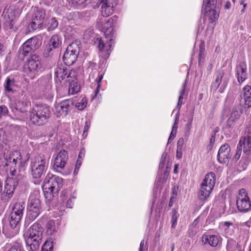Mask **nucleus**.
I'll return each mask as SVG.
<instances>
[{"label":"nucleus","instance_id":"1","mask_svg":"<svg viewBox=\"0 0 251 251\" xmlns=\"http://www.w3.org/2000/svg\"><path fill=\"white\" fill-rule=\"evenodd\" d=\"M25 162L22 160L21 153L15 151L5 159L4 165L6 171H9L12 176L18 177L23 175L25 170Z\"/></svg>","mask_w":251,"mask_h":251},{"label":"nucleus","instance_id":"2","mask_svg":"<svg viewBox=\"0 0 251 251\" xmlns=\"http://www.w3.org/2000/svg\"><path fill=\"white\" fill-rule=\"evenodd\" d=\"M62 186V178L51 174H48L44 179L43 186V190L46 199L48 201L52 200L56 195Z\"/></svg>","mask_w":251,"mask_h":251},{"label":"nucleus","instance_id":"3","mask_svg":"<svg viewBox=\"0 0 251 251\" xmlns=\"http://www.w3.org/2000/svg\"><path fill=\"white\" fill-rule=\"evenodd\" d=\"M51 115L50 107L46 104L35 105L30 111V121L38 126L46 124Z\"/></svg>","mask_w":251,"mask_h":251},{"label":"nucleus","instance_id":"4","mask_svg":"<svg viewBox=\"0 0 251 251\" xmlns=\"http://www.w3.org/2000/svg\"><path fill=\"white\" fill-rule=\"evenodd\" d=\"M49 159L44 155H39L31 159L30 169L33 178L40 180L42 176L48 168Z\"/></svg>","mask_w":251,"mask_h":251},{"label":"nucleus","instance_id":"5","mask_svg":"<svg viewBox=\"0 0 251 251\" xmlns=\"http://www.w3.org/2000/svg\"><path fill=\"white\" fill-rule=\"evenodd\" d=\"M46 16L45 10L37 7L32 8L30 13L31 22L27 26L29 31H34L38 28H42L43 26Z\"/></svg>","mask_w":251,"mask_h":251},{"label":"nucleus","instance_id":"6","mask_svg":"<svg viewBox=\"0 0 251 251\" xmlns=\"http://www.w3.org/2000/svg\"><path fill=\"white\" fill-rule=\"evenodd\" d=\"M215 175L213 172L207 173L200 189L199 197L201 200H206L210 195L215 184Z\"/></svg>","mask_w":251,"mask_h":251},{"label":"nucleus","instance_id":"7","mask_svg":"<svg viewBox=\"0 0 251 251\" xmlns=\"http://www.w3.org/2000/svg\"><path fill=\"white\" fill-rule=\"evenodd\" d=\"M79 41H75L68 46L63 57L66 65L69 66L75 62L79 52Z\"/></svg>","mask_w":251,"mask_h":251},{"label":"nucleus","instance_id":"8","mask_svg":"<svg viewBox=\"0 0 251 251\" xmlns=\"http://www.w3.org/2000/svg\"><path fill=\"white\" fill-rule=\"evenodd\" d=\"M41 58L36 54L32 55L27 60L24 66L25 72L31 78L38 73L41 68Z\"/></svg>","mask_w":251,"mask_h":251},{"label":"nucleus","instance_id":"9","mask_svg":"<svg viewBox=\"0 0 251 251\" xmlns=\"http://www.w3.org/2000/svg\"><path fill=\"white\" fill-rule=\"evenodd\" d=\"M16 11L14 7H9L5 10L3 13L4 19L3 28L5 30L11 32H15L17 29L16 26H14V21L16 18Z\"/></svg>","mask_w":251,"mask_h":251},{"label":"nucleus","instance_id":"10","mask_svg":"<svg viewBox=\"0 0 251 251\" xmlns=\"http://www.w3.org/2000/svg\"><path fill=\"white\" fill-rule=\"evenodd\" d=\"M75 74V71L68 70L65 64H58L54 69L55 80L56 82L65 84L67 81L70 80V78Z\"/></svg>","mask_w":251,"mask_h":251},{"label":"nucleus","instance_id":"11","mask_svg":"<svg viewBox=\"0 0 251 251\" xmlns=\"http://www.w3.org/2000/svg\"><path fill=\"white\" fill-rule=\"evenodd\" d=\"M236 205L240 212H246L251 210V201L245 189H241L239 191Z\"/></svg>","mask_w":251,"mask_h":251},{"label":"nucleus","instance_id":"12","mask_svg":"<svg viewBox=\"0 0 251 251\" xmlns=\"http://www.w3.org/2000/svg\"><path fill=\"white\" fill-rule=\"evenodd\" d=\"M74 105L71 99L63 100L55 106V111L57 117H65L71 111Z\"/></svg>","mask_w":251,"mask_h":251},{"label":"nucleus","instance_id":"13","mask_svg":"<svg viewBox=\"0 0 251 251\" xmlns=\"http://www.w3.org/2000/svg\"><path fill=\"white\" fill-rule=\"evenodd\" d=\"M68 152L61 150L58 152L53 162V169L57 172H61L64 168L68 160Z\"/></svg>","mask_w":251,"mask_h":251},{"label":"nucleus","instance_id":"14","mask_svg":"<svg viewBox=\"0 0 251 251\" xmlns=\"http://www.w3.org/2000/svg\"><path fill=\"white\" fill-rule=\"evenodd\" d=\"M15 189L14 182L12 179L7 180L4 185V190L0 195V199L4 201H8L13 196Z\"/></svg>","mask_w":251,"mask_h":251},{"label":"nucleus","instance_id":"15","mask_svg":"<svg viewBox=\"0 0 251 251\" xmlns=\"http://www.w3.org/2000/svg\"><path fill=\"white\" fill-rule=\"evenodd\" d=\"M230 148L228 144H225L220 148L218 154L217 159L220 163L226 164L230 158Z\"/></svg>","mask_w":251,"mask_h":251},{"label":"nucleus","instance_id":"16","mask_svg":"<svg viewBox=\"0 0 251 251\" xmlns=\"http://www.w3.org/2000/svg\"><path fill=\"white\" fill-rule=\"evenodd\" d=\"M243 113V109L241 105L235 106L232 110L230 117L227 120V126L229 128L233 127L234 123L238 120Z\"/></svg>","mask_w":251,"mask_h":251},{"label":"nucleus","instance_id":"17","mask_svg":"<svg viewBox=\"0 0 251 251\" xmlns=\"http://www.w3.org/2000/svg\"><path fill=\"white\" fill-rule=\"evenodd\" d=\"M247 67L245 62H240L236 67V76L241 84L248 78Z\"/></svg>","mask_w":251,"mask_h":251},{"label":"nucleus","instance_id":"18","mask_svg":"<svg viewBox=\"0 0 251 251\" xmlns=\"http://www.w3.org/2000/svg\"><path fill=\"white\" fill-rule=\"evenodd\" d=\"M40 236H25V240L27 249L29 251H36L39 248L41 243Z\"/></svg>","mask_w":251,"mask_h":251},{"label":"nucleus","instance_id":"19","mask_svg":"<svg viewBox=\"0 0 251 251\" xmlns=\"http://www.w3.org/2000/svg\"><path fill=\"white\" fill-rule=\"evenodd\" d=\"M99 6L101 7V15L107 17L111 15L113 11L112 4L108 0H98Z\"/></svg>","mask_w":251,"mask_h":251},{"label":"nucleus","instance_id":"20","mask_svg":"<svg viewBox=\"0 0 251 251\" xmlns=\"http://www.w3.org/2000/svg\"><path fill=\"white\" fill-rule=\"evenodd\" d=\"M66 83H69L68 92L69 94L74 95L77 93L80 90V86L78 85L77 78L76 77V73L71 78L70 80L67 81Z\"/></svg>","mask_w":251,"mask_h":251},{"label":"nucleus","instance_id":"21","mask_svg":"<svg viewBox=\"0 0 251 251\" xmlns=\"http://www.w3.org/2000/svg\"><path fill=\"white\" fill-rule=\"evenodd\" d=\"M61 43V37L58 34H54L50 38L49 46L46 49V51L49 53L53 49L58 48Z\"/></svg>","mask_w":251,"mask_h":251},{"label":"nucleus","instance_id":"22","mask_svg":"<svg viewBox=\"0 0 251 251\" xmlns=\"http://www.w3.org/2000/svg\"><path fill=\"white\" fill-rule=\"evenodd\" d=\"M113 19L110 18L102 26L101 31L104 33L106 38H111L113 36Z\"/></svg>","mask_w":251,"mask_h":251},{"label":"nucleus","instance_id":"23","mask_svg":"<svg viewBox=\"0 0 251 251\" xmlns=\"http://www.w3.org/2000/svg\"><path fill=\"white\" fill-rule=\"evenodd\" d=\"M239 145L243 148V152L247 155L251 154V138L241 137Z\"/></svg>","mask_w":251,"mask_h":251},{"label":"nucleus","instance_id":"24","mask_svg":"<svg viewBox=\"0 0 251 251\" xmlns=\"http://www.w3.org/2000/svg\"><path fill=\"white\" fill-rule=\"evenodd\" d=\"M220 227L224 230L226 234L230 235L234 233V229H236L234 224L231 222L226 221L220 223Z\"/></svg>","mask_w":251,"mask_h":251},{"label":"nucleus","instance_id":"25","mask_svg":"<svg viewBox=\"0 0 251 251\" xmlns=\"http://www.w3.org/2000/svg\"><path fill=\"white\" fill-rule=\"evenodd\" d=\"M44 229L38 223H35L27 230L26 235L38 236L42 235Z\"/></svg>","mask_w":251,"mask_h":251},{"label":"nucleus","instance_id":"26","mask_svg":"<svg viewBox=\"0 0 251 251\" xmlns=\"http://www.w3.org/2000/svg\"><path fill=\"white\" fill-rule=\"evenodd\" d=\"M222 241L220 236H202V242L204 244L208 243L212 247L218 246Z\"/></svg>","mask_w":251,"mask_h":251},{"label":"nucleus","instance_id":"27","mask_svg":"<svg viewBox=\"0 0 251 251\" xmlns=\"http://www.w3.org/2000/svg\"><path fill=\"white\" fill-rule=\"evenodd\" d=\"M244 102L248 108L251 106V86H245L243 89V97Z\"/></svg>","mask_w":251,"mask_h":251},{"label":"nucleus","instance_id":"28","mask_svg":"<svg viewBox=\"0 0 251 251\" xmlns=\"http://www.w3.org/2000/svg\"><path fill=\"white\" fill-rule=\"evenodd\" d=\"M3 86L6 93H13L16 86L14 78L10 76L7 77L3 84Z\"/></svg>","mask_w":251,"mask_h":251},{"label":"nucleus","instance_id":"29","mask_svg":"<svg viewBox=\"0 0 251 251\" xmlns=\"http://www.w3.org/2000/svg\"><path fill=\"white\" fill-rule=\"evenodd\" d=\"M30 102L26 98H22L16 104V109L21 113H25L27 111Z\"/></svg>","mask_w":251,"mask_h":251},{"label":"nucleus","instance_id":"30","mask_svg":"<svg viewBox=\"0 0 251 251\" xmlns=\"http://www.w3.org/2000/svg\"><path fill=\"white\" fill-rule=\"evenodd\" d=\"M203 8L205 10V13L207 11H212L216 12L217 11V0H205L203 3Z\"/></svg>","mask_w":251,"mask_h":251},{"label":"nucleus","instance_id":"31","mask_svg":"<svg viewBox=\"0 0 251 251\" xmlns=\"http://www.w3.org/2000/svg\"><path fill=\"white\" fill-rule=\"evenodd\" d=\"M33 51H34V50L26 41L23 44L19 50L20 57L22 58V59H23L25 56L28 55L29 53H31Z\"/></svg>","mask_w":251,"mask_h":251},{"label":"nucleus","instance_id":"32","mask_svg":"<svg viewBox=\"0 0 251 251\" xmlns=\"http://www.w3.org/2000/svg\"><path fill=\"white\" fill-rule=\"evenodd\" d=\"M58 229L55 221L51 220L48 221L46 226V234L47 235H51L56 234Z\"/></svg>","mask_w":251,"mask_h":251},{"label":"nucleus","instance_id":"33","mask_svg":"<svg viewBox=\"0 0 251 251\" xmlns=\"http://www.w3.org/2000/svg\"><path fill=\"white\" fill-rule=\"evenodd\" d=\"M25 208V204L24 203L17 202L14 205L12 212L18 214L19 219H21L23 215Z\"/></svg>","mask_w":251,"mask_h":251},{"label":"nucleus","instance_id":"34","mask_svg":"<svg viewBox=\"0 0 251 251\" xmlns=\"http://www.w3.org/2000/svg\"><path fill=\"white\" fill-rule=\"evenodd\" d=\"M40 208H33L28 207L26 214V218L29 220H34L39 215Z\"/></svg>","mask_w":251,"mask_h":251},{"label":"nucleus","instance_id":"35","mask_svg":"<svg viewBox=\"0 0 251 251\" xmlns=\"http://www.w3.org/2000/svg\"><path fill=\"white\" fill-rule=\"evenodd\" d=\"M28 207L41 209L40 200L38 198H35L33 195H31L29 198Z\"/></svg>","mask_w":251,"mask_h":251},{"label":"nucleus","instance_id":"36","mask_svg":"<svg viewBox=\"0 0 251 251\" xmlns=\"http://www.w3.org/2000/svg\"><path fill=\"white\" fill-rule=\"evenodd\" d=\"M26 42L28 43V45L34 51L37 50L41 45L40 41L35 36L28 39Z\"/></svg>","mask_w":251,"mask_h":251},{"label":"nucleus","instance_id":"37","mask_svg":"<svg viewBox=\"0 0 251 251\" xmlns=\"http://www.w3.org/2000/svg\"><path fill=\"white\" fill-rule=\"evenodd\" d=\"M239 248H242L236 242L232 239H228L226 245L227 251H238Z\"/></svg>","mask_w":251,"mask_h":251},{"label":"nucleus","instance_id":"38","mask_svg":"<svg viewBox=\"0 0 251 251\" xmlns=\"http://www.w3.org/2000/svg\"><path fill=\"white\" fill-rule=\"evenodd\" d=\"M21 220V219H19L18 214H15L11 212L9 221L10 226L12 228L16 227Z\"/></svg>","mask_w":251,"mask_h":251},{"label":"nucleus","instance_id":"39","mask_svg":"<svg viewBox=\"0 0 251 251\" xmlns=\"http://www.w3.org/2000/svg\"><path fill=\"white\" fill-rule=\"evenodd\" d=\"M250 161L251 159L249 157H243L239 163L238 169L240 171L245 170Z\"/></svg>","mask_w":251,"mask_h":251},{"label":"nucleus","instance_id":"40","mask_svg":"<svg viewBox=\"0 0 251 251\" xmlns=\"http://www.w3.org/2000/svg\"><path fill=\"white\" fill-rule=\"evenodd\" d=\"M58 22L55 18L52 17L48 22V30L52 31L58 26Z\"/></svg>","mask_w":251,"mask_h":251},{"label":"nucleus","instance_id":"41","mask_svg":"<svg viewBox=\"0 0 251 251\" xmlns=\"http://www.w3.org/2000/svg\"><path fill=\"white\" fill-rule=\"evenodd\" d=\"M53 247V245L52 239L51 238H50L45 242L42 248H44V249H47L52 251Z\"/></svg>","mask_w":251,"mask_h":251},{"label":"nucleus","instance_id":"42","mask_svg":"<svg viewBox=\"0 0 251 251\" xmlns=\"http://www.w3.org/2000/svg\"><path fill=\"white\" fill-rule=\"evenodd\" d=\"M8 110L7 107L4 105H0V121L2 119V117H5L8 115Z\"/></svg>","mask_w":251,"mask_h":251},{"label":"nucleus","instance_id":"43","mask_svg":"<svg viewBox=\"0 0 251 251\" xmlns=\"http://www.w3.org/2000/svg\"><path fill=\"white\" fill-rule=\"evenodd\" d=\"M177 211L175 209H173L172 211V220H171V223H172V227H175L176 226L177 224Z\"/></svg>","mask_w":251,"mask_h":251},{"label":"nucleus","instance_id":"44","mask_svg":"<svg viewBox=\"0 0 251 251\" xmlns=\"http://www.w3.org/2000/svg\"><path fill=\"white\" fill-rule=\"evenodd\" d=\"M86 105H87L86 100H85V98H83L81 100V102H78L76 104L75 107L77 108V109L82 110L84 108L86 107Z\"/></svg>","mask_w":251,"mask_h":251},{"label":"nucleus","instance_id":"45","mask_svg":"<svg viewBox=\"0 0 251 251\" xmlns=\"http://www.w3.org/2000/svg\"><path fill=\"white\" fill-rule=\"evenodd\" d=\"M216 75V77L214 81L218 83H219V84L220 85L222 79L224 75V73L222 71H218V72H217Z\"/></svg>","mask_w":251,"mask_h":251},{"label":"nucleus","instance_id":"46","mask_svg":"<svg viewBox=\"0 0 251 251\" xmlns=\"http://www.w3.org/2000/svg\"><path fill=\"white\" fill-rule=\"evenodd\" d=\"M244 137L251 138V122L246 127L245 130V136Z\"/></svg>","mask_w":251,"mask_h":251},{"label":"nucleus","instance_id":"47","mask_svg":"<svg viewBox=\"0 0 251 251\" xmlns=\"http://www.w3.org/2000/svg\"><path fill=\"white\" fill-rule=\"evenodd\" d=\"M215 136H214V135H211L209 143L207 146V150H208V151H210L212 150L213 146L215 143Z\"/></svg>","mask_w":251,"mask_h":251},{"label":"nucleus","instance_id":"48","mask_svg":"<svg viewBox=\"0 0 251 251\" xmlns=\"http://www.w3.org/2000/svg\"><path fill=\"white\" fill-rule=\"evenodd\" d=\"M98 48L100 51H103L106 48V45L104 43V41L100 39L99 41Z\"/></svg>","mask_w":251,"mask_h":251},{"label":"nucleus","instance_id":"49","mask_svg":"<svg viewBox=\"0 0 251 251\" xmlns=\"http://www.w3.org/2000/svg\"><path fill=\"white\" fill-rule=\"evenodd\" d=\"M187 86V81L185 80L184 83L182 84L181 89L179 91V96L183 97V95H184L185 92V89Z\"/></svg>","mask_w":251,"mask_h":251},{"label":"nucleus","instance_id":"50","mask_svg":"<svg viewBox=\"0 0 251 251\" xmlns=\"http://www.w3.org/2000/svg\"><path fill=\"white\" fill-rule=\"evenodd\" d=\"M8 251H24V250L18 245L13 246Z\"/></svg>","mask_w":251,"mask_h":251},{"label":"nucleus","instance_id":"51","mask_svg":"<svg viewBox=\"0 0 251 251\" xmlns=\"http://www.w3.org/2000/svg\"><path fill=\"white\" fill-rule=\"evenodd\" d=\"M184 144V139L183 138H180L177 141V149H182Z\"/></svg>","mask_w":251,"mask_h":251},{"label":"nucleus","instance_id":"52","mask_svg":"<svg viewBox=\"0 0 251 251\" xmlns=\"http://www.w3.org/2000/svg\"><path fill=\"white\" fill-rule=\"evenodd\" d=\"M72 199H75V197L73 196L72 197H70L66 202V206L68 208H72L73 205V202L72 200Z\"/></svg>","mask_w":251,"mask_h":251},{"label":"nucleus","instance_id":"53","mask_svg":"<svg viewBox=\"0 0 251 251\" xmlns=\"http://www.w3.org/2000/svg\"><path fill=\"white\" fill-rule=\"evenodd\" d=\"M219 83H218L215 81H214L211 84V89L213 90V91H216L218 88L219 87Z\"/></svg>","mask_w":251,"mask_h":251},{"label":"nucleus","instance_id":"54","mask_svg":"<svg viewBox=\"0 0 251 251\" xmlns=\"http://www.w3.org/2000/svg\"><path fill=\"white\" fill-rule=\"evenodd\" d=\"M176 133L175 132H173L171 131V134L170 135V136H169V138L168 139V144H169L170 143H171L172 141V140L176 137Z\"/></svg>","mask_w":251,"mask_h":251},{"label":"nucleus","instance_id":"55","mask_svg":"<svg viewBox=\"0 0 251 251\" xmlns=\"http://www.w3.org/2000/svg\"><path fill=\"white\" fill-rule=\"evenodd\" d=\"M182 100H183V97L179 96L178 98V103L176 106V108L178 109V111L179 110L180 107L182 104Z\"/></svg>","mask_w":251,"mask_h":251},{"label":"nucleus","instance_id":"56","mask_svg":"<svg viewBox=\"0 0 251 251\" xmlns=\"http://www.w3.org/2000/svg\"><path fill=\"white\" fill-rule=\"evenodd\" d=\"M182 149H176V158L180 159L182 157Z\"/></svg>","mask_w":251,"mask_h":251},{"label":"nucleus","instance_id":"57","mask_svg":"<svg viewBox=\"0 0 251 251\" xmlns=\"http://www.w3.org/2000/svg\"><path fill=\"white\" fill-rule=\"evenodd\" d=\"M90 126V122L89 121H86L85 123V126L84 128V133H86L88 131V129H89Z\"/></svg>","mask_w":251,"mask_h":251},{"label":"nucleus","instance_id":"58","mask_svg":"<svg viewBox=\"0 0 251 251\" xmlns=\"http://www.w3.org/2000/svg\"><path fill=\"white\" fill-rule=\"evenodd\" d=\"M178 122L175 121L174 125L172 127V132L176 133L177 126H178Z\"/></svg>","mask_w":251,"mask_h":251},{"label":"nucleus","instance_id":"59","mask_svg":"<svg viewBox=\"0 0 251 251\" xmlns=\"http://www.w3.org/2000/svg\"><path fill=\"white\" fill-rule=\"evenodd\" d=\"M85 151L84 149H81L79 153L78 158H81V160H83V157L85 155Z\"/></svg>","mask_w":251,"mask_h":251},{"label":"nucleus","instance_id":"60","mask_svg":"<svg viewBox=\"0 0 251 251\" xmlns=\"http://www.w3.org/2000/svg\"><path fill=\"white\" fill-rule=\"evenodd\" d=\"M166 160L161 158L160 161L159 165V168L162 169L164 168Z\"/></svg>","mask_w":251,"mask_h":251},{"label":"nucleus","instance_id":"61","mask_svg":"<svg viewBox=\"0 0 251 251\" xmlns=\"http://www.w3.org/2000/svg\"><path fill=\"white\" fill-rule=\"evenodd\" d=\"M103 78V75L102 74L99 75L98 77L96 79V81L97 82V85L100 84V82Z\"/></svg>","mask_w":251,"mask_h":251},{"label":"nucleus","instance_id":"62","mask_svg":"<svg viewBox=\"0 0 251 251\" xmlns=\"http://www.w3.org/2000/svg\"><path fill=\"white\" fill-rule=\"evenodd\" d=\"M242 147H240L238 144L237 145V151L236 152V154H238L239 155L241 156V153H242Z\"/></svg>","mask_w":251,"mask_h":251},{"label":"nucleus","instance_id":"63","mask_svg":"<svg viewBox=\"0 0 251 251\" xmlns=\"http://www.w3.org/2000/svg\"><path fill=\"white\" fill-rule=\"evenodd\" d=\"M100 87H101V84H98L97 85V88L95 90V95H94V97H96L97 95L98 94V93H99V91H100Z\"/></svg>","mask_w":251,"mask_h":251},{"label":"nucleus","instance_id":"64","mask_svg":"<svg viewBox=\"0 0 251 251\" xmlns=\"http://www.w3.org/2000/svg\"><path fill=\"white\" fill-rule=\"evenodd\" d=\"M80 167V166H79L78 165H76L75 164V170H74V174L75 175H76L77 174Z\"/></svg>","mask_w":251,"mask_h":251}]
</instances>
